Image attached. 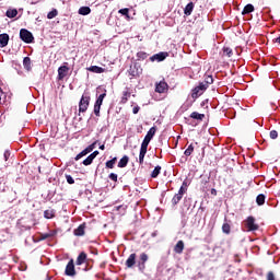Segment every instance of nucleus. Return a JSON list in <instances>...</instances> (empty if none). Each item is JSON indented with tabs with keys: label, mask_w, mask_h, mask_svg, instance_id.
Wrapping results in <instances>:
<instances>
[{
	"label": "nucleus",
	"mask_w": 280,
	"mask_h": 280,
	"mask_svg": "<svg viewBox=\"0 0 280 280\" xmlns=\"http://www.w3.org/2000/svg\"><path fill=\"white\" fill-rule=\"evenodd\" d=\"M94 159L92 155H89L84 161H83V165L88 166L91 165V163H93Z\"/></svg>",
	"instance_id": "obj_39"
},
{
	"label": "nucleus",
	"mask_w": 280,
	"mask_h": 280,
	"mask_svg": "<svg viewBox=\"0 0 280 280\" xmlns=\"http://www.w3.org/2000/svg\"><path fill=\"white\" fill-rule=\"evenodd\" d=\"M5 14L8 19H14L19 14V11L16 9H9Z\"/></svg>",
	"instance_id": "obj_24"
},
{
	"label": "nucleus",
	"mask_w": 280,
	"mask_h": 280,
	"mask_svg": "<svg viewBox=\"0 0 280 280\" xmlns=\"http://www.w3.org/2000/svg\"><path fill=\"white\" fill-rule=\"evenodd\" d=\"M84 229H86V224H81L78 226V229L74 230V235H77L78 237L84 235Z\"/></svg>",
	"instance_id": "obj_14"
},
{
	"label": "nucleus",
	"mask_w": 280,
	"mask_h": 280,
	"mask_svg": "<svg viewBox=\"0 0 280 280\" xmlns=\"http://www.w3.org/2000/svg\"><path fill=\"white\" fill-rule=\"evenodd\" d=\"M108 178H109L110 180H114V183H117V174L110 173L109 176H108Z\"/></svg>",
	"instance_id": "obj_46"
},
{
	"label": "nucleus",
	"mask_w": 280,
	"mask_h": 280,
	"mask_svg": "<svg viewBox=\"0 0 280 280\" xmlns=\"http://www.w3.org/2000/svg\"><path fill=\"white\" fill-rule=\"evenodd\" d=\"M182 187H185V189H187V182H183Z\"/></svg>",
	"instance_id": "obj_58"
},
{
	"label": "nucleus",
	"mask_w": 280,
	"mask_h": 280,
	"mask_svg": "<svg viewBox=\"0 0 280 280\" xmlns=\"http://www.w3.org/2000/svg\"><path fill=\"white\" fill-rule=\"evenodd\" d=\"M115 163H117V158H114L109 161H107L105 163V166L108 168V170H113V167H115Z\"/></svg>",
	"instance_id": "obj_27"
},
{
	"label": "nucleus",
	"mask_w": 280,
	"mask_h": 280,
	"mask_svg": "<svg viewBox=\"0 0 280 280\" xmlns=\"http://www.w3.org/2000/svg\"><path fill=\"white\" fill-rule=\"evenodd\" d=\"M66 180L69 185H73L75 183V179L71 175H66Z\"/></svg>",
	"instance_id": "obj_41"
},
{
	"label": "nucleus",
	"mask_w": 280,
	"mask_h": 280,
	"mask_svg": "<svg viewBox=\"0 0 280 280\" xmlns=\"http://www.w3.org/2000/svg\"><path fill=\"white\" fill-rule=\"evenodd\" d=\"M267 280H275V272L269 271V272L267 273Z\"/></svg>",
	"instance_id": "obj_49"
},
{
	"label": "nucleus",
	"mask_w": 280,
	"mask_h": 280,
	"mask_svg": "<svg viewBox=\"0 0 280 280\" xmlns=\"http://www.w3.org/2000/svg\"><path fill=\"white\" fill-rule=\"evenodd\" d=\"M269 137L270 139H277V137H279V132H277V130H271Z\"/></svg>",
	"instance_id": "obj_42"
},
{
	"label": "nucleus",
	"mask_w": 280,
	"mask_h": 280,
	"mask_svg": "<svg viewBox=\"0 0 280 280\" xmlns=\"http://www.w3.org/2000/svg\"><path fill=\"white\" fill-rule=\"evenodd\" d=\"M23 67L26 71H32V59L30 57H24Z\"/></svg>",
	"instance_id": "obj_13"
},
{
	"label": "nucleus",
	"mask_w": 280,
	"mask_h": 280,
	"mask_svg": "<svg viewBox=\"0 0 280 280\" xmlns=\"http://www.w3.org/2000/svg\"><path fill=\"white\" fill-rule=\"evenodd\" d=\"M1 95H3V90L0 88V104H1Z\"/></svg>",
	"instance_id": "obj_59"
},
{
	"label": "nucleus",
	"mask_w": 280,
	"mask_h": 280,
	"mask_svg": "<svg viewBox=\"0 0 280 280\" xmlns=\"http://www.w3.org/2000/svg\"><path fill=\"white\" fill-rule=\"evenodd\" d=\"M139 110H140L139 106L133 107V109H132L133 115H137V113H139Z\"/></svg>",
	"instance_id": "obj_56"
},
{
	"label": "nucleus",
	"mask_w": 280,
	"mask_h": 280,
	"mask_svg": "<svg viewBox=\"0 0 280 280\" xmlns=\"http://www.w3.org/2000/svg\"><path fill=\"white\" fill-rule=\"evenodd\" d=\"M10 150H5L4 151V154H3V158H4V161H8V159H10Z\"/></svg>",
	"instance_id": "obj_51"
},
{
	"label": "nucleus",
	"mask_w": 280,
	"mask_h": 280,
	"mask_svg": "<svg viewBox=\"0 0 280 280\" xmlns=\"http://www.w3.org/2000/svg\"><path fill=\"white\" fill-rule=\"evenodd\" d=\"M104 97H106V93L101 94L97 100L104 102Z\"/></svg>",
	"instance_id": "obj_53"
},
{
	"label": "nucleus",
	"mask_w": 280,
	"mask_h": 280,
	"mask_svg": "<svg viewBox=\"0 0 280 280\" xmlns=\"http://www.w3.org/2000/svg\"><path fill=\"white\" fill-rule=\"evenodd\" d=\"M223 54H224L228 58H231V56H233V49H231V48H223Z\"/></svg>",
	"instance_id": "obj_40"
},
{
	"label": "nucleus",
	"mask_w": 280,
	"mask_h": 280,
	"mask_svg": "<svg viewBox=\"0 0 280 280\" xmlns=\"http://www.w3.org/2000/svg\"><path fill=\"white\" fill-rule=\"evenodd\" d=\"M100 150H106V147H105L104 144H102V145L100 147Z\"/></svg>",
	"instance_id": "obj_61"
},
{
	"label": "nucleus",
	"mask_w": 280,
	"mask_h": 280,
	"mask_svg": "<svg viewBox=\"0 0 280 280\" xmlns=\"http://www.w3.org/2000/svg\"><path fill=\"white\" fill-rule=\"evenodd\" d=\"M185 246H175L174 252L177 253L178 255H180V253H183Z\"/></svg>",
	"instance_id": "obj_44"
},
{
	"label": "nucleus",
	"mask_w": 280,
	"mask_h": 280,
	"mask_svg": "<svg viewBox=\"0 0 280 280\" xmlns=\"http://www.w3.org/2000/svg\"><path fill=\"white\" fill-rule=\"evenodd\" d=\"M176 246H185V243L183 241H178Z\"/></svg>",
	"instance_id": "obj_57"
},
{
	"label": "nucleus",
	"mask_w": 280,
	"mask_h": 280,
	"mask_svg": "<svg viewBox=\"0 0 280 280\" xmlns=\"http://www.w3.org/2000/svg\"><path fill=\"white\" fill-rule=\"evenodd\" d=\"M118 12H119V14H122V16H128L129 10L128 9H120Z\"/></svg>",
	"instance_id": "obj_48"
},
{
	"label": "nucleus",
	"mask_w": 280,
	"mask_h": 280,
	"mask_svg": "<svg viewBox=\"0 0 280 280\" xmlns=\"http://www.w3.org/2000/svg\"><path fill=\"white\" fill-rule=\"evenodd\" d=\"M137 58H138V60H145V58H148V54L143 52V51H139L137 54Z\"/></svg>",
	"instance_id": "obj_38"
},
{
	"label": "nucleus",
	"mask_w": 280,
	"mask_h": 280,
	"mask_svg": "<svg viewBox=\"0 0 280 280\" xmlns=\"http://www.w3.org/2000/svg\"><path fill=\"white\" fill-rule=\"evenodd\" d=\"M152 237H156V232L152 233Z\"/></svg>",
	"instance_id": "obj_64"
},
{
	"label": "nucleus",
	"mask_w": 280,
	"mask_h": 280,
	"mask_svg": "<svg viewBox=\"0 0 280 280\" xmlns=\"http://www.w3.org/2000/svg\"><path fill=\"white\" fill-rule=\"evenodd\" d=\"M167 58V52H159L153 55L150 60L151 62H154V60H158V62H163Z\"/></svg>",
	"instance_id": "obj_9"
},
{
	"label": "nucleus",
	"mask_w": 280,
	"mask_h": 280,
	"mask_svg": "<svg viewBox=\"0 0 280 280\" xmlns=\"http://www.w3.org/2000/svg\"><path fill=\"white\" fill-rule=\"evenodd\" d=\"M203 83L207 84V86H209V84H213V77L212 75H207L205 78Z\"/></svg>",
	"instance_id": "obj_36"
},
{
	"label": "nucleus",
	"mask_w": 280,
	"mask_h": 280,
	"mask_svg": "<svg viewBox=\"0 0 280 280\" xmlns=\"http://www.w3.org/2000/svg\"><path fill=\"white\" fill-rule=\"evenodd\" d=\"M69 73V67L61 66L58 68V80H65L67 78V74Z\"/></svg>",
	"instance_id": "obj_7"
},
{
	"label": "nucleus",
	"mask_w": 280,
	"mask_h": 280,
	"mask_svg": "<svg viewBox=\"0 0 280 280\" xmlns=\"http://www.w3.org/2000/svg\"><path fill=\"white\" fill-rule=\"evenodd\" d=\"M168 85L165 81H160L155 84V93H165L167 91Z\"/></svg>",
	"instance_id": "obj_6"
},
{
	"label": "nucleus",
	"mask_w": 280,
	"mask_h": 280,
	"mask_svg": "<svg viewBox=\"0 0 280 280\" xmlns=\"http://www.w3.org/2000/svg\"><path fill=\"white\" fill-rule=\"evenodd\" d=\"M140 266H142V268H145V261H148V254L145 253H142L140 255Z\"/></svg>",
	"instance_id": "obj_28"
},
{
	"label": "nucleus",
	"mask_w": 280,
	"mask_h": 280,
	"mask_svg": "<svg viewBox=\"0 0 280 280\" xmlns=\"http://www.w3.org/2000/svg\"><path fill=\"white\" fill-rule=\"evenodd\" d=\"M8 43H10V35L7 33L0 34V47H8Z\"/></svg>",
	"instance_id": "obj_12"
},
{
	"label": "nucleus",
	"mask_w": 280,
	"mask_h": 280,
	"mask_svg": "<svg viewBox=\"0 0 280 280\" xmlns=\"http://www.w3.org/2000/svg\"><path fill=\"white\" fill-rule=\"evenodd\" d=\"M275 43H278V45H280V37L276 38Z\"/></svg>",
	"instance_id": "obj_60"
},
{
	"label": "nucleus",
	"mask_w": 280,
	"mask_h": 280,
	"mask_svg": "<svg viewBox=\"0 0 280 280\" xmlns=\"http://www.w3.org/2000/svg\"><path fill=\"white\" fill-rule=\"evenodd\" d=\"M190 118L191 119H197V121H202V119H205V114H200L198 112H192L190 114Z\"/></svg>",
	"instance_id": "obj_18"
},
{
	"label": "nucleus",
	"mask_w": 280,
	"mask_h": 280,
	"mask_svg": "<svg viewBox=\"0 0 280 280\" xmlns=\"http://www.w3.org/2000/svg\"><path fill=\"white\" fill-rule=\"evenodd\" d=\"M86 259H88L86 253L81 252L79 254V256L77 257L75 265L77 266H82V264H86Z\"/></svg>",
	"instance_id": "obj_11"
},
{
	"label": "nucleus",
	"mask_w": 280,
	"mask_h": 280,
	"mask_svg": "<svg viewBox=\"0 0 280 280\" xmlns=\"http://www.w3.org/2000/svg\"><path fill=\"white\" fill-rule=\"evenodd\" d=\"M156 135V127H151L149 131L147 132L143 141L151 142L152 139H154V136Z\"/></svg>",
	"instance_id": "obj_8"
},
{
	"label": "nucleus",
	"mask_w": 280,
	"mask_h": 280,
	"mask_svg": "<svg viewBox=\"0 0 280 280\" xmlns=\"http://www.w3.org/2000/svg\"><path fill=\"white\" fill-rule=\"evenodd\" d=\"M145 154H148V152L140 151V153H139V163H140V165H143V160L145 159Z\"/></svg>",
	"instance_id": "obj_35"
},
{
	"label": "nucleus",
	"mask_w": 280,
	"mask_h": 280,
	"mask_svg": "<svg viewBox=\"0 0 280 280\" xmlns=\"http://www.w3.org/2000/svg\"><path fill=\"white\" fill-rule=\"evenodd\" d=\"M244 225L246 226L247 231H257L259 229V225L255 223V219L253 217H248L244 221Z\"/></svg>",
	"instance_id": "obj_4"
},
{
	"label": "nucleus",
	"mask_w": 280,
	"mask_h": 280,
	"mask_svg": "<svg viewBox=\"0 0 280 280\" xmlns=\"http://www.w3.org/2000/svg\"><path fill=\"white\" fill-rule=\"evenodd\" d=\"M184 205L187 207V209H189V207H191V205L189 203V199H184Z\"/></svg>",
	"instance_id": "obj_55"
},
{
	"label": "nucleus",
	"mask_w": 280,
	"mask_h": 280,
	"mask_svg": "<svg viewBox=\"0 0 280 280\" xmlns=\"http://www.w3.org/2000/svg\"><path fill=\"white\" fill-rule=\"evenodd\" d=\"M97 154H100V151H94V152L91 153L90 155L92 156V159L95 160V158L97 156Z\"/></svg>",
	"instance_id": "obj_54"
},
{
	"label": "nucleus",
	"mask_w": 280,
	"mask_h": 280,
	"mask_svg": "<svg viewBox=\"0 0 280 280\" xmlns=\"http://www.w3.org/2000/svg\"><path fill=\"white\" fill-rule=\"evenodd\" d=\"M256 202L259 207H261V205H265L266 202V195L260 194L256 197Z\"/></svg>",
	"instance_id": "obj_23"
},
{
	"label": "nucleus",
	"mask_w": 280,
	"mask_h": 280,
	"mask_svg": "<svg viewBox=\"0 0 280 280\" xmlns=\"http://www.w3.org/2000/svg\"><path fill=\"white\" fill-rule=\"evenodd\" d=\"M194 153V144L188 145V148L185 150L184 154L185 156H191Z\"/></svg>",
	"instance_id": "obj_30"
},
{
	"label": "nucleus",
	"mask_w": 280,
	"mask_h": 280,
	"mask_svg": "<svg viewBox=\"0 0 280 280\" xmlns=\"http://www.w3.org/2000/svg\"><path fill=\"white\" fill-rule=\"evenodd\" d=\"M56 235V231H50L44 234H40V240H51Z\"/></svg>",
	"instance_id": "obj_21"
},
{
	"label": "nucleus",
	"mask_w": 280,
	"mask_h": 280,
	"mask_svg": "<svg viewBox=\"0 0 280 280\" xmlns=\"http://www.w3.org/2000/svg\"><path fill=\"white\" fill-rule=\"evenodd\" d=\"M191 12H194V2H189L184 9V14H186V16H190Z\"/></svg>",
	"instance_id": "obj_17"
},
{
	"label": "nucleus",
	"mask_w": 280,
	"mask_h": 280,
	"mask_svg": "<svg viewBox=\"0 0 280 280\" xmlns=\"http://www.w3.org/2000/svg\"><path fill=\"white\" fill-rule=\"evenodd\" d=\"M89 104H91V96L83 94L79 102V113H86Z\"/></svg>",
	"instance_id": "obj_1"
},
{
	"label": "nucleus",
	"mask_w": 280,
	"mask_h": 280,
	"mask_svg": "<svg viewBox=\"0 0 280 280\" xmlns=\"http://www.w3.org/2000/svg\"><path fill=\"white\" fill-rule=\"evenodd\" d=\"M128 97H130V92L125 91L122 94V102H128Z\"/></svg>",
	"instance_id": "obj_43"
},
{
	"label": "nucleus",
	"mask_w": 280,
	"mask_h": 280,
	"mask_svg": "<svg viewBox=\"0 0 280 280\" xmlns=\"http://www.w3.org/2000/svg\"><path fill=\"white\" fill-rule=\"evenodd\" d=\"M148 145H150V142L143 140L140 147V152H148Z\"/></svg>",
	"instance_id": "obj_31"
},
{
	"label": "nucleus",
	"mask_w": 280,
	"mask_h": 280,
	"mask_svg": "<svg viewBox=\"0 0 280 280\" xmlns=\"http://www.w3.org/2000/svg\"><path fill=\"white\" fill-rule=\"evenodd\" d=\"M197 88L201 90V93H205L206 90L209 89V85H207L205 82H201L199 85H197Z\"/></svg>",
	"instance_id": "obj_37"
},
{
	"label": "nucleus",
	"mask_w": 280,
	"mask_h": 280,
	"mask_svg": "<svg viewBox=\"0 0 280 280\" xmlns=\"http://www.w3.org/2000/svg\"><path fill=\"white\" fill-rule=\"evenodd\" d=\"M103 103H104V102H102V101H100V98H97L96 102H95V104H94V106L102 107V104H103Z\"/></svg>",
	"instance_id": "obj_52"
},
{
	"label": "nucleus",
	"mask_w": 280,
	"mask_h": 280,
	"mask_svg": "<svg viewBox=\"0 0 280 280\" xmlns=\"http://www.w3.org/2000/svg\"><path fill=\"white\" fill-rule=\"evenodd\" d=\"M182 200H183V195L175 194V196L172 199L173 207H176V205H178Z\"/></svg>",
	"instance_id": "obj_22"
},
{
	"label": "nucleus",
	"mask_w": 280,
	"mask_h": 280,
	"mask_svg": "<svg viewBox=\"0 0 280 280\" xmlns=\"http://www.w3.org/2000/svg\"><path fill=\"white\" fill-rule=\"evenodd\" d=\"M65 275L67 277H75V264L73 262V259H70L69 262L66 266Z\"/></svg>",
	"instance_id": "obj_3"
},
{
	"label": "nucleus",
	"mask_w": 280,
	"mask_h": 280,
	"mask_svg": "<svg viewBox=\"0 0 280 280\" xmlns=\"http://www.w3.org/2000/svg\"><path fill=\"white\" fill-rule=\"evenodd\" d=\"M20 38L24 43H34V35H32V32L27 31L26 28H22L20 31Z\"/></svg>",
	"instance_id": "obj_2"
},
{
	"label": "nucleus",
	"mask_w": 280,
	"mask_h": 280,
	"mask_svg": "<svg viewBox=\"0 0 280 280\" xmlns=\"http://www.w3.org/2000/svg\"><path fill=\"white\" fill-rule=\"evenodd\" d=\"M161 174V166H155L154 170L151 173V178H156Z\"/></svg>",
	"instance_id": "obj_29"
},
{
	"label": "nucleus",
	"mask_w": 280,
	"mask_h": 280,
	"mask_svg": "<svg viewBox=\"0 0 280 280\" xmlns=\"http://www.w3.org/2000/svg\"><path fill=\"white\" fill-rule=\"evenodd\" d=\"M185 191H187V188H185L184 186H180L177 194H180V196H185Z\"/></svg>",
	"instance_id": "obj_50"
},
{
	"label": "nucleus",
	"mask_w": 280,
	"mask_h": 280,
	"mask_svg": "<svg viewBox=\"0 0 280 280\" xmlns=\"http://www.w3.org/2000/svg\"><path fill=\"white\" fill-rule=\"evenodd\" d=\"M102 107L94 105V115H96V117H100V110Z\"/></svg>",
	"instance_id": "obj_47"
},
{
	"label": "nucleus",
	"mask_w": 280,
	"mask_h": 280,
	"mask_svg": "<svg viewBox=\"0 0 280 280\" xmlns=\"http://www.w3.org/2000/svg\"><path fill=\"white\" fill-rule=\"evenodd\" d=\"M222 231L223 233H225L226 235H229V233H231V225L229 223H224L222 225Z\"/></svg>",
	"instance_id": "obj_32"
},
{
	"label": "nucleus",
	"mask_w": 280,
	"mask_h": 280,
	"mask_svg": "<svg viewBox=\"0 0 280 280\" xmlns=\"http://www.w3.org/2000/svg\"><path fill=\"white\" fill-rule=\"evenodd\" d=\"M86 154H89V151H86V149H84L83 151H81L75 158V161H80V159H82V156H86Z\"/></svg>",
	"instance_id": "obj_34"
},
{
	"label": "nucleus",
	"mask_w": 280,
	"mask_h": 280,
	"mask_svg": "<svg viewBox=\"0 0 280 280\" xmlns=\"http://www.w3.org/2000/svg\"><path fill=\"white\" fill-rule=\"evenodd\" d=\"M137 264V254L129 255L128 259L126 260V267L132 268Z\"/></svg>",
	"instance_id": "obj_10"
},
{
	"label": "nucleus",
	"mask_w": 280,
	"mask_h": 280,
	"mask_svg": "<svg viewBox=\"0 0 280 280\" xmlns=\"http://www.w3.org/2000/svg\"><path fill=\"white\" fill-rule=\"evenodd\" d=\"M130 161V158H128V155H124L119 162H118V167L122 168L126 167L128 165V162Z\"/></svg>",
	"instance_id": "obj_16"
},
{
	"label": "nucleus",
	"mask_w": 280,
	"mask_h": 280,
	"mask_svg": "<svg viewBox=\"0 0 280 280\" xmlns=\"http://www.w3.org/2000/svg\"><path fill=\"white\" fill-rule=\"evenodd\" d=\"M55 215H56V210L54 209H49L44 212V218H46V220H51V218H55Z\"/></svg>",
	"instance_id": "obj_19"
},
{
	"label": "nucleus",
	"mask_w": 280,
	"mask_h": 280,
	"mask_svg": "<svg viewBox=\"0 0 280 280\" xmlns=\"http://www.w3.org/2000/svg\"><path fill=\"white\" fill-rule=\"evenodd\" d=\"M93 150H95V142L92 143V144H90V145L85 149V151H88V154H89L90 152H93Z\"/></svg>",
	"instance_id": "obj_45"
},
{
	"label": "nucleus",
	"mask_w": 280,
	"mask_h": 280,
	"mask_svg": "<svg viewBox=\"0 0 280 280\" xmlns=\"http://www.w3.org/2000/svg\"><path fill=\"white\" fill-rule=\"evenodd\" d=\"M88 71H91L92 73H104L106 70L100 66H92L88 68Z\"/></svg>",
	"instance_id": "obj_15"
},
{
	"label": "nucleus",
	"mask_w": 280,
	"mask_h": 280,
	"mask_svg": "<svg viewBox=\"0 0 280 280\" xmlns=\"http://www.w3.org/2000/svg\"><path fill=\"white\" fill-rule=\"evenodd\" d=\"M90 12H91V8L89 7H81L79 9V14H81L82 16H88Z\"/></svg>",
	"instance_id": "obj_25"
},
{
	"label": "nucleus",
	"mask_w": 280,
	"mask_h": 280,
	"mask_svg": "<svg viewBox=\"0 0 280 280\" xmlns=\"http://www.w3.org/2000/svg\"><path fill=\"white\" fill-rule=\"evenodd\" d=\"M202 93L203 92L198 86H196L195 89H192V93H191L192 100H198V97H200Z\"/></svg>",
	"instance_id": "obj_20"
},
{
	"label": "nucleus",
	"mask_w": 280,
	"mask_h": 280,
	"mask_svg": "<svg viewBox=\"0 0 280 280\" xmlns=\"http://www.w3.org/2000/svg\"><path fill=\"white\" fill-rule=\"evenodd\" d=\"M45 280H51V277L47 275Z\"/></svg>",
	"instance_id": "obj_63"
},
{
	"label": "nucleus",
	"mask_w": 280,
	"mask_h": 280,
	"mask_svg": "<svg viewBox=\"0 0 280 280\" xmlns=\"http://www.w3.org/2000/svg\"><path fill=\"white\" fill-rule=\"evenodd\" d=\"M56 16H58V10H56V9L48 12V14H47V19H56Z\"/></svg>",
	"instance_id": "obj_33"
},
{
	"label": "nucleus",
	"mask_w": 280,
	"mask_h": 280,
	"mask_svg": "<svg viewBox=\"0 0 280 280\" xmlns=\"http://www.w3.org/2000/svg\"><path fill=\"white\" fill-rule=\"evenodd\" d=\"M250 12H255V7L253 4L245 5L242 14H250Z\"/></svg>",
	"instance_id": "obj_26"
},
{
	"label": "nucleus",
	"mask_w": 280,
	"mask_h": 280,
	"mask_svg": "<svg viewBox=\"0 0 280 280\" xmlns=\"http://www.w3.org/2000/svg\"><path fill=\"white\" fill-rule=\"evenodd\" d=\"M141 71V66H139L138 63H133L129 67L128 73L131 78H138Z\"/></svg>",
	"instance_id": "obj_5"
},
{
	"label": "nucleus",
	"mask_w": 280,
	"mask_h": 280,
	"mask_svg": "<svg viewBox=\"0 0 280 280\" xmlns=\"http://www.w3.org/2000/svg\"><path fill=\"white\" fill-rule=\"evenodd\" d=\"M211 194H213L215 196L217 190L214 188L211 189Z\"/></svg>",
	"instance_id": "obj_62"
}]
</instances>
